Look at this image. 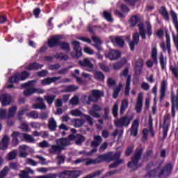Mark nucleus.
<instances>
[{"label":"nucleus","instance_id":"f257e3e1","mask_svg":"<svg viewBox=\"0 0 178 178\" xmlns=\"http://www.w3.org/2000/svg\"><path fill=\"white\" fill-rule=\"evenodd\" d=\"M151 168H156L159 169V178H167L170 175H172V170H173V165L170 163H168L163 165L162 162L151 161L147 165V169H151Z\"/></svg>","mask_w":178,"mask_h":178},{"label":"nucleus","instance_id":"f03ea898","mask_svg":"<svg viewBox=\"0 0 178 178\" xmlns=\"http://www.w3.org/2000/svg\"><path fill=\"white\" fill-rule=\"evenodd\" d=\"M88 96L87 95L83 96L84 105H91V102L97 104L101 99V97H104V92L99 90H92Z\"/></svg>","mask_w":178,"mask_h":178},{"label":"nucleus","instance_id":"7ed1b4c3","mask_svg":"<svg viewBox=\"0 0 178 178\" xmlns=\"http://www.w3.org/2000/svg\"><path fill=\"white\" fill-rule=\"evenodd\" d=\"M35 84H37V81H30L28 83H23L22 85V88H26L24 91V95L25 97H30V95H33L34 92H36L38 94H44V90L34 88L35 86Z\"/></svg>","mask_w":178,"mask_h":178},{"label":"nucleus","instance_id":"20e7f679","mask_svg":"<svg viewBox=\"0 0 178 178\" xmlns=\"http://www.w3.org/2000/svg\"><path fill=\"white\" fill-rule=\"evenodd\" d=\"M143 148L136 149L131 161L128 163V168L132 169V170H136V169L140 168V163L138 162L141 159V155H143Z\"/></svg>","mask_w":178,"mask_h":178},{"label":"nucleus","instance_id":"39448f33","mask_svg":"<svg viewBox=\"0 0 178 178\" xmlns=\"http://www.w3.org/2000/svg\"><path fill=\"white\" fill-rule=\"evenodd\" d=\"M133 118L128 117L127 115L123 116L120 119H117L114 121V123L117 127H127L130 124Z\"/></svg>","mask_w":178,"mask_h":178},{"label":"nucleus","instance_id":"423d86ee","mask_svg":"<svg viewBox=\"0 0 178 178\" xmlns=\"http://www.w3.org/2000/svg\"><path fill=\"white\" fill-rule=\"evenodd\" d=\"M176 111H178V92H171V113L172 118L176 116Z\"/></svg>","mask_w":178,"mask_h":178},{"label":"nucleus","instance_id":"0eeeda50","mask_svg":"<svg viewBox=\"0 0 178 178\" xmlns=\"http://www.w3.org/2000/svg\"><path fill=\"white\" fill-rule=\"evenodd\" d=\"M30 76V73L27 71H24L22 74L17 73L15 75L10 78L9 82L10 83H17L19 80H26L27 77Z\"/></svg>","mask_w":178,"mask_h":178},{"label":"nucleus","instance_id":"6e6552de","mask_svg":"<svg viewBox=\"0 0 178 178\" xmlns=\"http://www.w3.org/2000/svg\"><path fill=\"white\" fill-rule=\"evenodd\" d=\"M133 40L130 41V35L126 36V40L129 44L131 51H134V46L140 42V35L138 33H135L132 36Z\"/></svg>","mask_w":178,"mask_h":178},{"label":"nucleus","instance_id":"1a4fd4ad","mask_svg":"<svg viewBox=\"0 0 178 178\" xmlns=\"http://www.w3.org/2000/svg\"><path fill=\"white\" fill-rule=\"evenodd\" d=\"M129 74V69L125 68L122 72L120 74V76H124L127 77L126 86H125V95H129V92L130 91V81L131 79V76Z\"/></svg>","mask_w":178,"mask_h":178},{"label":"nucleus","instance_id":"9d476101","mask_svg":"<svg viewBox=\"0 0 178 178\" xmlns=\"http://www.w3.org/2000/svg\"><path fill=\"white\" fill-rule=\"evenodd\" d=\"M101 111H102L101 106L98 104H93L91 109L88 110V113L93 118H101V115L98 113V112H101Z\"/></svg>","mask_w":178,"mask_h":178},{"label":"nucleus","instance_id":"9b49d317","mask_svg":"<svg viewBox=\"0 0 178 178\" xmlns=\"http://www.w3.org/2000/svg\"><path fill=\"white\" fill-rule=\"evenodd\" d=\"M80 66L87 67L85 69L86 72H94V64L88 58H84L83 60L79 61Z\"/></svg>","mask_w":178,"mask_h":178},{"label":"nucleus","instance_id":"f8f14e48","mask_svg":"<svg viewBox=\"0 0 178 178\" xmlns=\"http://www.w3.org/2000/svg\"><path fill=\"white\" fill-rule=\"evenodd\" d=\"M70 141H72V140H70V138H61L56 140V144H57V145H58L62 150L65 149V147L70 145Z\"/></svg>","mask_w":178,"mask_h":178},{"label":"nucleus","instance_id":"ddd939ff","mask_svg":"<svg viewBox=\"0 0 178 178\" xmlns=\"http://www.w3.org/2000/svg\"><path fill=\"white\" fill-rule=\"evenodd\" d=\"M140 126V120H134L132 122L131 127V136L134 137H137V134H138V127Z\"/></svg>","mask_w":178,"mask_h":178},{"label":"nucleus","instance_id":"4468645a","mask_svg":"<svg viewBox=\"0 0 178 178\" xmlns=\"http://www.w3.org/2000/svg\"><path fill=\"white\" fill-rule=\"evenodd\" d=\"M143 66H144V60L141 58L138 59L134 65L135 73L138 76H139V74H141V71L143 70Z\"/></svg>","mask_w":178,"mask_h":178},{"label":"nucleus","instance_id":"2eb2a0df","mask_svg":"<svg viewBox=\"0 0 178 178\" xmlns=\"http://www.w3.org/2000/svg\"><path fill=\"white\" fill-rule=\"evenodd\" d=\"M62 40V36L60 35H55L51 38L48 41V45L50 48L52 47H56V45H59V41Z\"/></svg>","mask_w":178,"mask_h":178},{"label":"nucleus","instance_id":"dca6fc26","mask_svg":"<svg viewBox=\"0 0 178 178\" xmlns=\"http://www.w3.org/2000/svg\"><path fill=\"white\" fill-rule=\"evenodd\" d=\"M69 138L70 140H71V141H72V140H74L77 145H80L81 143H84V141H86V138H84L83 135H80V134L70 135Z\"/></svg>","mask_w":178,"mask_h":178},{"label":"nucleus","instance_id":"f3484780","mask_svg":"<svg viewBox=\"0 0 178 178\" xmlns=\"http://www.w3.org/2000/svg\"><path fill=\"white\" fill-rule=\"evenodd\" d=\"M143 96L142 93H139L137 99V102L135 106V109L137 113H141V111H143Z\"/></svg>","mask_w":178,"mask_h":178},{"label":"nucleus","instance_id":"a211bd4d","mask_svg":"<svg viewBox=\"0 0 178 178\" xmlns=\"http://www.w3.org/2000/svg\"><path fill=\"white\" fill-rule=\"evenodd\" d=\"M36 101H38L39 103L33 104L32 108L33 109H47V106L44 103V99L38 97L36 99Z\"/></svg>","mask_w":178,"mask_h":178},{"label":"nucleus","instance_id":"6ab92c4d","mask_svg":"<svg viewBox=\"0 0 178 178\" xmlns=\"http://www.w3.org/2000/svg\"><path fill=\"white\" fill-rule=\"evenodd\" d=\"M62 79L61 76H55L51 78H46L41 81V83L42 86H49V84H51V83H56V81H58V80H60Z\"/></svg>","mask_w":178,"mask_h":178},{"label":"nucleus","instance_id":"aec40b11","mask_svg":"<svg viewBox=\"0 0 178 178\" xmlns=\"http://www.w3.org/2000/svg\"><path fill=\"white\" fill-rule=\"evenodd\" d=\"M72 44L74 47V49L75 50L76 52V58H80L81 56L82 53H81V47H80V42L76 40H73L72 42Z\"/></svg>","mask_w":178,"mask_h":178},{"label":"nucleus","instance_id":"412c9836","mask_svg":"<svg viewBox=\"0 0 178 178\" xmlns=\"http://www.w3.org/2000/svg\"><path fill=\"white\" fill-rule=\"evenodd\" d=\"M61 151L62 149L58 144L50 145V148L49 149V152L51 155H56L58 154H60Z\"/></svg>","mask_w":178,"mask_h":178},{"label":"nucleus","instance_id":"4be33fe9","mask_svg":"<svg viewBox=\"0 0 178 178\" xmlns=\"http://www.w3.org/2000/svg\"><path fill=\"white\" fill-rule=\"evenodd\" d=\"M168 88V81L166 79H163L161 81V99L165 97L166 95V89Z\"/></svg>","mask_w":178,"mask_h":178},{"label":"nucleus","instance_id":"5701e85b","mask_svg":"<svg viewBox=\"0 0 178 178\" xmlns=\"http://www.w3.org/2000/svg\"><path fill=\"white\" fill-rule=\"evenodd\" d=\"M0 99L3 106H6V105H9L12 102V97L9 95H2L0 97Z\"/></svg>","mask_w":178,"mask_h":178},{"label":"nucleus","instance_id":"b1692460","mask_svg":"<svg viewBox=\"0 0 178 178\" xmlns=\"http://www.w3.org/2000/svg\"><path fill=\"white\" fill-rule=\"evenodd\" d=\"M10 138L7 135H5L0 142V149H6L9 145Z\"/></svg>","mask_w":178,"mask_h":178},{"label":"nucleus","instance_id":"393cba45","mask_svg":"<svg viewBox=\"0 0 178 178\" xmlns=\"http://www.w3.org/2000/svg\"><path fill=\"white\" fill-rule=\"evenodd\" d=\"M57 127L58 124L56 123V120H55V118H49L48 121V128L49 129V130H51V131H55Z\"/></svg>","mask_w":178,"mask_h":178},{"label":"nucleus","instance_id":"a878e982","mask_svg":"<svg viewBox=\"0 0 178 178\" xmlns=\"http://www.w3.org/2000/svg\"><path fill=\"white\" fill-rule=\"evenodd\" d=\"M126 62H127V60L126 58H123L120 61L113 63V68L114 70H119V69H122L124 65H126Z\"/></svg>","mask_w":178,"mask_h":178},{"label":"nucleus","instance_id":"bb28decb","mask_svg":"<svg viewBox=\"0 0 178 178\" xmlns=\"http://www.w3.org/2000/svg\"><path fill=\"white\" fill-rule=\"evenodd\" d=\"M100 144H102V137L101 136H95L91 143V147L97 148V147H99Z\"/></svg>","mask_w":178,"mask_h":178},{"label":"nucleus","instance_id":"cd10ccee","mask_svg":"<svg viewBox=\"0 0 178 178\" xmlns=\"http://www.w3.org/2000/svg\"><path fill=\"white\" fill-rule=\"evenodd\" d=\"M111 156V154L107 153L106 154H102L99 156L97 159L96 161L97 163H101L102 162H105V161H107V162H111L109 157Z\"/></svg>","mask_w":178,"mask_h":178},{"label":"nucleus","instance_id":"c85d7f7f","mask_svg":"<svg viewBox=\"0 0 178 178\" xmlns=\"http://www.w3.org/2000/svg\"><path fill=\"white\" fill-rule=\"evenodd\" d=\"M108 58L110 59V60L118 59V58H120V51L112 50L108 53Z\"/></svg>","mask_w":178,"mask_h":178},{"label":"nucleus","instance_id":"c756f323","mask_svg":"<svg viewBox=\"0 0 178 178\" xmlns=\"http://www.w3.org/2000/svg\"><path fill=\"white\" fill-rule=\"evenodd\" d=\"M43 66L44 65L42 64L32 63L26 67V69L28 70H38V69H41Z\"/></svg>","mask_w":178,"mask_h":178},{"label":"nucleus","instance_id":"7c9ffc66","mask_svg":"<svg viewBox=\"0 0 178 178\" xmlns=\"http://www.w3.org/2000/svg\"><path fill=\"white\" fill-rule=\"evenodd\" d=\"M11 136L13 137V143L14 145H17L19 144V139L17 138H22V134L18 131H15Z\"/></svg>","mask_w":178,"mask_h":178},{"label":"nucleus","instance_id":"2f4dec72","mask_svg":"<svg viewBox=\"0 0 178 178\" xmlns=\"http://www.w3.org/2000/svg\"><path fill=\"white\" fill-rule=\"evenodd\" d=\"M141 20V17L139 15H133L129 19V23L132 27H135V26Z\"/></svg>","mask_w":178,"mask_h":178},{"label":"nucleus","instance_id":"473e14b6","mask_svg":"<svg viewBox=\"0 0 178 178\" xmlns=\"http://www.w3.org/2000/svg\"><path fill=\"white\" fill-rule=\"evenodd\" d=\"M159 13L167 20V22H169L170 18L169 17V13H168V10H166V8L165 7H161L159 10Z\"/></svg>","mask_w":178,"mask_h":178},{"label":"nucleus","instance_id":"72a5a7b5","mask_svg":"<svg viewBox=\"0 0 178 178\" xmlns=\"http://www.w3.org/2000/svg\"><path fill=\"white\" fill-rule=\"evenodd\" d=\"M108 154H110V156H109L110 162H112V161H118V159H119L122 155V152H117L114 154H113V152H108Z\"/></svg>","mask_w":178,"mask_h":178},{"label":"nucleus","instance_id":"f704fd0d","mask_svg":"<svg viewBox=\"0 0 178 178\" xmlns=\"http://www.w3.org/2000/svg\"><path fill=\"white\" fill-rule=\"evenodd\" d=\"M22 140H25L27 143H35V140L32 136L27 134H21Z\"/></svg>","mask_w":178,"mask_h":178},{"label":"nucleus","instance_id":"c9c22d12","mask_svg":"<svg viewBox=\"0 0 178 178\" xmlns=\"http://www.w3.org/2000/svg\"><path fill=\"white\" fill-rule=\"evenodd\" d=\"M19 149L21 158H26L27 156V153L26 152V149H27V145H21L19 146Z\"/></svg>","mask_w":178,"mask_h":178},{"label":"nucleus","instance_id":"e433bc0d","mask_svg":"<svg viewBox=\"0 0 178 178\" xmlns=\"http://www.w3.org/2000/svg\"><path fill=\"white\" fill-rule=\"evenodd\" d=\"M139 27V34L142 37L143 40H145L147 37L145 36V30H144V24L139 23L138 24Z\"/></svg>","mask_w":178,"mask_h":178},{"label":"nucleus","instance_id":"4c0bfd02","mask_svg":"<svg viewBox=\"0 0 178 178\" xmlns=\"http://www.w3.org/2000/svg\"><path fill=\"white\" fill-rule=\"evenodd\" d=\"M129 107V102L127 100L124 99L122 101L121 106H120V113L123 114L124 113V111L127 109Z\"/></svg>","mask_w":178,"mask_h":178},{"label":"nucleus","instance_id":"58836bf2","mask_svg":"<svg viewBox=\"0 0 178 178\" xmlns=\"http://www.w3.org/2000/svg\"><path fill=\"white\" fill-rule=\"evenodd\" d=\"M122 88H123V84L120 83L118 86L114 89L113 98H118V95H119V92H120V90H122Z\"/></svg>","mask_w":178,"mask_h":178},{"label":"nucleus","instance_id":"ea45409f","mask_svg":"<svg viewBox=\"0 0 178 178\" xmlns=\"http://www.w3.org/2000/svg\"><path fill=\"white\" fill-rule=\"evenodd\" d=\"M16 111H17V107L16 106L10 107L8 110V118H13L16 114Z\"/></svg>","mask_w":178,"mask_h":178},{"label":"nucleus","instance_id":"a19ab883","mask_svg":"<svg viewBox=\"0 0 178 178\" xmlns=\"http://www.w3.org/2000/svg\"><path fill=\"white\" fill-rule=\"evenodd\" d=\"M55 98L56 97L54 95L44 96V99H45V101H47L49 105H52V103L54 102V101H55Z\"/></svg>","mask_w":178,"mask_h":178},{"label":"nucleus","instance_id":"79ce46f5","mask_svg":"<svg viewBox=\"0 0 178 178\" xmlns=\"http://www.w3.org/2000/svg\"><path fill=\"white\" fill-rule=\"evenodd\" d=\"M89 126H94V118L89 115L83 114Z\"/></svg>","mask_w":178,"mask_h":178},{"label":"nucleus","instance_id":"37998d69","mask_svg":"<svg viewBox=\"0 0 178 178\" xmlns=\"http://www.w3.org/2000/svg\"><path fill=\"white\" fill-rule=\"evenodd\" d=\"M103 17H104V19L107 20V22H113V18H112V14L111 13H108L107 11H104Z\"/></svg>","mask_w":178,"mask_h":178},{"label":"nucleus","instance_id":"c03bdc74","mask_svg":"<svg viewBox=\"0 0 178 178\" xmlns=\"http://www.w3.org/2000/svg\"><path fill=\"white\" fill-rule=\"evenodd\" d=\"M76 90H79V86L76 85H70L65 88L66 92H74V91H76Z\"/></svg>","mask_w":178,"mask_h":178},{"label":"nucleus","instance_id":"a18cd8bd","mask_svg":"<svg viewBox=\"0 0 178 178\" xmlns=\"http://www.w3.org/2000/svg\"><path fill=\"white\" fill-rule=\"evenodd\" d=\"M94 76L96 80H100L101 81H104V79H105V76H104V74L101 72H95Z\"/></svg>","mask_w":178,"mask_h":178},{"label":"nucleus","instance_id":"49530a36","mask_svg":"<svg viewBox=\"0 0 178 178\" xmlns=\"http://www.w3.org/2000/svg\"><path fill=\"white\" fill-rule=\"evenodd\" d=\"M55 58L60 59V60H67L69 59V56L66 54H63V53L56 54Z\"/></svg>","mask_w":178,"mask_h":178},{"label":"nucleus","instance_id":"de8ad7c7","mask_svg":"<svg viewBox=\"0 0 178 178\" xmlns=\"http://www.w3.org/2000/svg\"><path fill=\"white\" fill-rule=\"evenodd\" d=\"M157 55H158V50H156V47H154L152 49V58L153 60H154L155 63H158Z\"/></svg>","mask_w":178,"mask_h":178},{"label":"nucleus","instance_id":"09e8293b","mask_svg":"<svg viewBox=\"0 0 178 178\" xmlns=\"http://www.w3.org/2000/svg\"><path fill=\"white\" fill-rule=\"evenodd\" d=\"M156 169L152 170L148 173L149 177H158V175L159 173V169L154 167Z\"/></svg>","mask_w":178,"mask_h":178},{"label":"nucleus","instance_id":"8fccbe9b","mask_svg":"<svg viewBox=\"0 0 178 178\" xmlns=\"http://www.w3.org/2000/svg\"><path fill=\"white\" fill-rule=\"evenodd\" d=\"M17 155V153L16 152V150L10 152L7 156L8 161H13V159H16Z\"/></svg>","mask_w":178,"mask_h":178},{"label":"nucleus","instance_id":"3c124183","mask_svg":"<svg viewBox=\"0 0 178 178\" xmlns=\"http://www.w3.org/2000/svg\"><path fill=\"white\" fill-rule=\"evenodd\" d=\"M170 125V114H165L164 115V127H169Z\"/></svg>","mask_w":178,"mask_h":178},{"label":"nucleus","instance_id":"603ef678","mask_svg":"<svg viewBox=\"0 0 178 178\" xmlns=\"http://www.w3.org/2000/svg\"><path fill=\"white\" fill-rule=\"evenodd\" d=\"M113 42H116V44H118V45H119V47H123V45H124V40H123V39L120 37H117L115 38H114V40H112Z\"/></svg>","mask_w":178,"mask_h":178},{"label":"nucleus","instance_id":"864d4df0","mask_svg":"<svg viewBox=\"0 0 178 178\" xmlns=\"http://www.w3.org/2000/svg\"><path fill=\"white\" fill-rule=\"evenodd\" d=\"M101 173H102V171L101 170H98L96 171L93 173L89 174L88 175H87L86 177H83V178H95V177H98V176H101Z\"/></svg>","mask_w":178,"mask_h":178},{"label":"nucleus","instance_id":"5fc2aeb1","mask_svg":"<svg viewBox=\"0 0 178 178\" xmlns=\"http://www.w3.org/2000/svg\"><path fill=\"white\" fill-rule=\"evenodd\" d=\"M70 178H77L80 176V171L68 170Z\"/></svg>","mask_w":178,"mask_h":178},{"label":"nucleus","instance_id":"6e6d98bb","mask_svg":"<svg viewBox=\"0 0 178 178\" xmlns=\"http://www.w3.org/2000/svg\"><path fill=\"white\" fill-rule=\"evenodd\" d=\"M84 122V120L75 119L74 120V126L75 127H81Z\"/></svg>","mask_w":178,"mask_h":178},{"label":"nucleus","instance_id":"4d7b16f0","mask_svg":"<svg viewBox=\"0 0 178 178\" xmlns=\"http://www.w3.org/2000/svg\"><path fill=\"white\" fill-rule=\"evenodd\" d=\"M26 116H28V118H31L32 119H38L39 118L38 112L37 111L29 112L26 114Z\"/></svg>","mask_w":178,"mask_h":178},{"label":"nucleus","instance_id":"13d9d810","mask_svg":"<svg viewBox=\"0 0 178 178\" xmlns=\"http://www.w3.org/2000/svg\"><path fill=\"white\" fill-rule=\"evenodd\" d=\"M119 111V105L115 103L112 108V113L115 118H118V112Z\"/></svg>","mask_w":178,"mask_h":178},{"label":"nucleus","instance_id":"bf43d9fd","mask_svg":"<svg viewBox=\"0 0 178 178\" xmlns=\"http://www.w3.org/2000/svg\"><path fill=\"white\" fill-rule=\"evenodd\" d=\"M9 172V168L5 167L1 171H0V178H5L6 175Z\"/></svg>","mask_w":178,"mask_h":178},{"label":"nucleus","instance_id":"052dcab7","mask_svg":"<svg viewBox=\"0 0 178 178\" xmlns=\"http://www.w3.org/2000/svg\"><path fill=\"white\" fill-rule=\"evenodd\" d=\"M38 147L40 148H48V147H51V145H49V143L47 140H43L38 143Z\"/></svg>","mask_w":178,"mask_h":178},{"label":"nucleus","instance_id":"680f3d73","mask_svg":"<svg viewBox=\"0 0 178 178\" xmlns=\"http://www.w3.org/2000/svg\"><path fill=\"white\" fill-rule=\"evenodd\" d=\"M58 177V175L55 173H50L46 175H41L36 177V178H56Z\"/></svg>","mask_w":178,"mask_h":178},{"label":"nucleus","instance_id":"e2e57ef3","mask_svg":"<svg viewBox=\"0 0 178 178\" xmlns=\"http://www.w3.org/2000/svg\"><path fill=\"white\" fill-rule=\"evenodd\" d=\"M123 162H124V160L119 159L116 162L110 165L109 168H118V165H122V163H123Z\"/></svg>","mask_w":178,"mask_h":178},{"label":"nucleus","instance_id":"0e129e2a","mask_svg":"<svg viewBox=\"0 0 178 178\" xmlns=\"http://www.w3.org/2000/svg\"><path fill=\"white\" fill-rule=\"evenodd\" d=\"M72 116H83V113L79 109H74L71 111Z\"/></svg>","mask_w":178,"mask_h":178},{"label":"nucleus","instance_id":"69168bd1","mask_svg":"<svg viewBox=\"0 0 178 178\" xmlns=\"http://www.w3.org/2000/svg\"><path fill=\"white\" fill-rule=\"evenodd\" d=\"M59 178H70L69 175V170L64 171L58 175Z\"/></svg>","mask_w":178,"mask_h":178},{"label":"nucleus","instance_id":"338daca9","mask_svg":"<svg viewBox=\"0 0 178 178\" xmlns=\"http://www.w3.org/2000/svg\"><path fill=\"white\" fill-rule=\"evenodd\" d=\"M70 103L71 105H79V97L77 96H74L71 99Z\"/></svg>","mask_w":178,"mask_h":178},{"label":"nucleus","instance_id":"774afa93","mask_svg":"<svg viewBox=\"0 0 178 178\" xmlns=\"http://www.w3.org/2000/svg\"><path fill=\"white\" fill-rule=\"evenodd\" d=\"M170 70L172 71V74H174L175 77L178 79V68L175 67H170Z\"/></svg>","mask_w":178,"mask_h":178}]
</instances>
